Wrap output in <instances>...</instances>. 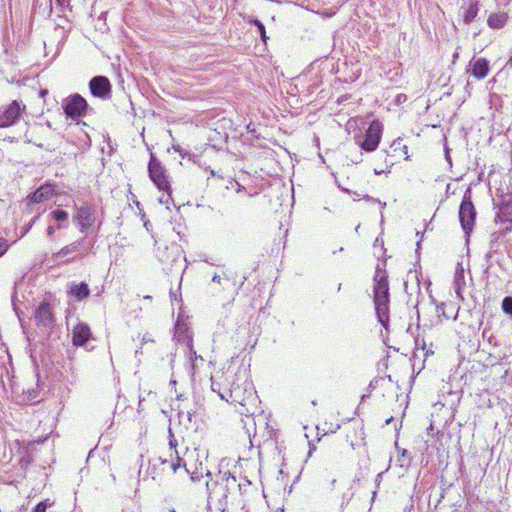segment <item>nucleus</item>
<instances>
[{
    "label": "nucleus",
    "instance_id": "1",
    "mask_svg": "<svg viewBox=\"0 0 512 512\" xmlns=\"http://www.w3.org/2000/svg\"><path fill=\"white\" fill-rule=\"evenodd\" d=\"M212 385L220 397L239 406L241 415H254L259 408V398L252 383L249 369L238 359L225 363L212 377Z\"/></svg>",
    "mask_w": 512,
    "mask_h": 512
},
{
    "label": "nucleus",
    "instance_id": "2",
    "mask_svg": "<svg viewBox=\"0 0 512 512\" xmlns=\"http://www.w3.org/2000/svg\"><path fill=\"white\" fill-rule=\"evenodd\" d=\"M148 176L160 193L159 202L166 205L173 202L172 177L165 165L154 154H151L148 162Z\"/></svg>",
    "mask_w": 512,
    "mask_h": 512
},
{
    "label": "nucleus",
    "instance_id": "3",
    "mask_svg": "<svg viewBox=\"0 0 512 512\" xmlns=\"http://www.w3.org/2000/svg\"><path fill=\"white\" fill-rule=\"evenodd\" d=\"M373 284V302L378 320L383 325L389 321L390 292L386 270L379 266L376 268Z\"/></svg>",
    "mask_w": 512,
    "mask_h": 512
},
{
    "label": "nucleus",
    "instance_id": "4",
    "mask_svg": "<svg viewBox=\"0 0 512 512\" xmlns=\"http://www.w3.org/2000/svg\"><path fill=\"white\" fill-rule=\"evenodd\" d=\"M178 442L174 434L169 430V451L159 456V461L162 465L168 466L173 474H178L180 477L187 476V479L193 483L200 479V475L191 472L183 458H181L176 450Z\"/></svg>",
    "mask_w": 512,
    "mask_h": 512
},
{
    "label": "nucleus",
    "instance_id": "5",
    "mask_svg": "<svg viewBox=\"0 0 512 512\" xmlns=\"http://www.w3.org/2000/svg\"><path fill=\"white\" fill-rule=\"evenodd\" d=\"M383 131V123L375 119L369 124L364 135L356 139V144L365 152H374L381 142Z\"/></svg>",
    "mask_w": 512,
    "mask_h": 512
},
{
    "label": "nucleus",
    "instance_id": "6",
    "mask_svg": "<svg viewBox=\"0 0 512 512\" xmlns=\"http://www.w3.org/2000/svg\"><path fill=\"white\" fill-rule=\"evenodd\" d=\"M339 428L340 425L337 423L329 424L327 421H324L319 424L317 426V442H323L332 453L343 454V451L340 449L342 438L340 436H333Z\"/></svg>",
    "mask_w": 512,
    "mask_h": 512
},
{
    "label": "nucleus",
    "instance_id": "7",
    "mask_svg": "<svg viewBox=\"0 0 512 512\" xmlns=\"http://www.w3.org/2000/svg\"><path fill=\"white\" fill-rule=\"evenodd\" d=\"M235 485L236 478L229 474L219 475L206 483L209 497L219 502L227 499L230 489Z\"/></svg>",
    "mask_w": 512,
    "mask_h": 512
},
{
    "label": "nucleus",
    "instance_id": "8",
    "mask_svg": "<svg viewBox=\"0 0 512 512\" xmlns=\"http://www.w3.org/2000/svg\"><path fill=\"white\" fill-rule=\"evenodd\" d=\"M73 221L81 233H86L91 230L97 222L96 211L88 203H83L75 209Z\"/></svg>",
    "mask_w": 512,
    "mask_h": 512
},
{
    "label": "nucleus",
    "instance_id": "9",
    "mask_svg": "<svg viewBox=\"0 0 512 512\" xmlns=\"http://www.w3.org/2000/svg\"><path fill=\"white\" fill-rule=\"evenodd\" d=\"M476 210L472 203L471 196L465 194L459 208V221L462 229L469 235L475 225Z\"/></svg>",
    "mask_w": 512,
    "mask_h": 512
},
{
    "label": "nucleus",
    "instance_id": "10",
    "mask_svg": "<svg viewBox=\"0 0 512 512\" xmlns=\"http://www.w3.org/2000/svg\"><path fill=\"white\" fill-rule=\"evenodd\" d=\"M343 433L345 442L348 443L352 449L364 445L365 433L361 423L350 422L345 426Z\"/></svg>",
    "mask_w": 512,
    "mask_h": 512
},
{
    "label": "nucleus",
    "instance_id": "11",
    "mask_svg": "<svg viewBox=\"0 0 512 512\" xmlns=\"http://www.w3.org/2000/svg\"><path fill=\"white\" fill-rule=\"evenodd\" d=\"M26 106L17 100H13L3 112L0 113V128L14 125L25 111Z\"/></svg>",
    "mask_w": 512,
    "mask_h": 512
},
{
    "label": "nucleus",
    "instance_id": "12",
    "mask_svg": "<svg viewBox=\"0 0 512 512\" xmlns=\"http://www.w3.org/2000/svg\"><path fill=\"white\" fill-rule=\"evenodd\" d=\"M87 108V101L79 94L68 97L63 104L65 114L71 118L84 116Z\"/></svg>",
    "mask_w": 512,
    "mask_h": 512
},
{
    "label": "nucleus",
    "instance_id": "13",
    "mask_svg": "<svg viewBox=\"0 0 512 512\" xmlns=\"http://www.w3.org/2000/svg\"><path fill=\"white\" fill-rule=\"evenodd\" d=\"M89 89L93 96L107 99L111 96L112 86L105 76H95L89 82Z\"/></svg>",
    "mask_w": 512,
    "mask_h": 512
},
{
    "label": "nucleus",
    "instance_id": "14",
    "mask_svg": "<svg viewBox=\"0 0 512 512\" xmlns=\"http://www.w3.org/2000/svg\"><path fill=\"white\" fill-rule=\"evenodd\" d=\"M35 320L38 326L50 327L54 323V315L51 305L48 302H42L36 310Z\"/></svg>",
    "mask_w": 512,
    "mask_h": 512
},
{
    "label": "nucleus",
    "instance_id": "15",
    "mask_svg": "<svg viewBox=\"0 0 512 512\" xmlns=\"http://www.w3.org/2000/svg\"><path fill=\"white\" fill-rule=\"evenodd\" d=\"M92 332L90 326L86 323H78L72 330V343L74 346H83L91 338Z\"/></svg>",
    "mask_w": 512,
    "mask_h": 512
},
{
    "label": "nucleus",
    "instance_id": "16",
    "mask_svg": "<svg viewBox=\"0 0 512 512\" xmlns=\"http://www.w3.org/2000/svg\"><path fill=\"white\" fill-rule=\"evenodd\" d=\"M55 194L53 184L46 183L41 185L36 191L28 196L30 204H37L50 199Z\"/></svg>",
    "mask_w": 512,
    "mask_h": 512
},
{
    "label": "nucleus",
    "instance_id": "17",
    "mask_svg": "<svg viewBox=\"0 0 512 512\" xmlns=\"http://www.w3.org/2000/svg\"><path fill=\"white\" fill-rule=\"evenodd\" d=\"M470 67L471 75L477 80L484 79L490 71L489 62L485 58L472 59Z\"/></svg>",
    "mask_w": 512,
    "mask_h": 512
},
{
    "label": "nucleus",
    "instance_id": "18",
    "mask_svg": "<svg viewBox=\"0 0 512 512\" xmlns=\"http://www.w3.org/2000/svg\"><path fill=\"white\" fill-rule=\"evenodd\" d=\"M509 19L508 13L496 12L488 16L487 25L492 29H502Z\"/></svg>",
    "mask_w": 512,
    "mask_h": 512
},
{
    "label": "nucleus",
    "instance_id": "19",
    "mask_svg": "<svg viewBox=\"0 0 512 512\" xmlns=\"http://www.w3.org/2000/svg\"><path fill=\"white\" fill-rule=\"evenodd\" d=\"M69 294L77 301H82L90 295V289L87 283L81 282L73 284L69 289Z\"/></svg>",
    "mask_w": 512,
    "mask_h": 512
},
{
    "label": "nucleus",
    "instance_id": "20",
    "mask_svg": "<svg viewBox=\"0 0 512 512\" xmlns=\"http://www.w3.org/2000/svg\"><path fill=\"white\" fill-rule=\"evenodd\" d=\"M78 250V244L73 242L69 245L62 247L59 251L53 254L54 259H64L70 254L75 253Z\"/></svg>",
    "mask_w": 512,
    "mask_h": 512
},
{
    "label": "nucleus",
    "instance_id": "21",
    "mask_svg": "<svg viewBox=\"0 0 512 512\" xmlns=\"http://www.w3.org/2000/svg\"><path fill=\"white\" fill-rule=\"evenodd\" d=\"M477 14H478L477 5L471 4L464 14V17H463L464 22L467 24L471 23L476 18Z\"/></svg>",
    "mask_w": 512,
    "mask_h": 512
},
{
    "label": "nucleus",
    "instance_id": "22",
    "mask_svg": "<svg viewBox=\"0 0 512 512\" xmlns=\"http://www.w3.org/2000/svg\"><path fill=\"white\" fill-rule=\"evenodd\" d=\"M53 504L50 499H45L40 501L36 506L32 509V512H46L47 508Z\"/></svg>",
    "mask_w": 512,
    "mask_h": 512
},
{
    "label": "nucleus",
    "instance_id": "23",
    "mask_svg": "<svg viewBox=\"0 0 512 512\" xmlns=\"http://www.w3.org/2000/svg\"><path fill=\"white\" fill-rule=\"evenodd\" d=\"M52 217L59 222L66 221L68 219V213L64 210H54L51 213Z\"/></svg>",
    "mask_w": 512,
    "mask_h": 512
},
{
    "label": "nucleus",
    "instance_id": "24",
    "mask_svg": "<svg viewBox=\"0 0 512 512\" xmlns=\"http://www.w3.org/2000/svg\"><path fill=\"white\" fill-rule=\"evenodd\" d=\"M502 310L507 314H512V297H505L503 299Z\"/></svg>",
    "mask_w": 512,
    "mask_h": 512
},
{
    "label": "nucleus",
    "instance_id": "25",
    "mask_svg": "<svg viewBox=\"0 0 512 512\" xmlns=\"http://www.w3.org/2000/svg\"><path fill=\"white\" fill-rule=\"evenodd\" d=\"M404 145L402 138L398 137L397 139L393 140L390 148L393 150V152H399V150L402 149V146Z\"/></svg>",
    "mask_w": 512,
    "mask_h": 512
},
{
    "label": "nucleus",
    "instance_id": "26",
    "mask_svg": "<svg viewBox=\"0 0 512 512\" xmlns=\"http://www.w3.org/2000/svg\"><path fill=\"white\" fill-rule=\"evenodd\" d=\"M255 24L256 26L258 27V30L260 32V35H261V38L264 42H266V40L268 39L267 35H266V30H265V26L263 25L262 22H260L259 20H255Z\"/></svg>",
    "mask_w": 512,
    "mask_h": 512
},
{
    "label": "nucleus",
    "instance_id": "27",
    "mask_svg": "<svg viewBox=\"0 0 512 512\" xmlns=\"http://www.w3.org/2000/svg\"><path fill=\"white\" fill-rule=\"evenodd\" d=\"M9 249V243L6 239L0 238V257L3 256Z\"/></svg>",
    "mask_w": 512,
    "mask_h": 512
},
{
    "label": "nucleus",
    "instance_id": "28",
    "mask_svg": "<svg viewBox=\"0 0 512 512\" xmlns=\"http://www.w3.org/2000/svg\"><path fill=\"white\" fill-rule=\"evenodd\" d=\"M399 155L402 156L404 160H409L410 159V155H409V152H408V146L406 144H404L402 146V149L399 150Z\"/></svg>",
    "mask_w": 512,
    "mask_h": 512
},
{
    "label": "nucleus",
    "instance_id": "29",
    "mask_svg": "<svg viewBox=\"0 0 512 512\" xmlns=\"http://www.w3.org/2000/svg\"><path fill=\"white\" fill-rule=\"evenodd\" d=\"M54 233H55V229H54V227H52V226H48V228H47V234H48L49 236H52Z\"/></svg>",
    "mask_w": 512,
    "mask_h": 512
},
{
    "label": "nucleus",
    "instance_id": "30",
    "mask_svg": "<svg viewBox=\"0 0 512 512\" xmlns=\"http://www.w3.org/2000/svg\"><path fill=\"white\" fill-rule=\"evenodd\" d=\"M213 282H217L220 284V281H221V277L220 276H217V275H214L213 278H212Z\"/></svg>",
    "mask_w": 512,
    "mask_h": 512
},
{
    "label": "nucleus",
    "instance_id": "31",
    "mask_svg": "<svg viewBox=\"0 0 512 512\" xmlns=\"http://www.w3.org/2000/svg\"><path fill=\"white\" fill-rule=\"evenodd\" d=\"M384 172H385V170H384V169H380V170H378V169H376V168L374 169V173H375L376 175H380V174H382V173H384Z\"/></svg>",
    "mask_w": 512,
    "mask_h": 512
},
{
    "label": "nucleus",
    "instance_id": "32",
    "mask_svg": "<svg viewBox=\"0 0 512 512\" xmlns=\"http://www.w3.org/2000/svg\"><path fill=\"white\" fill-rule=\"evenodd\" d=\"M316 450V446L314 444H310L309 446V454Z\"/></svg>",
    "mask_w": 512,
    "mask_h": 512
},
{
    "label": "nucleus",
    "instance_id": "33",
    "mask_svg": "<svg viewBox=\"0 0 512 512\" xmlns=\"http://www.w3.org/2000/svg\"><path fill=\"white\" fill-rule=\"evenodd\" d=\"M150 226H151V224H150V222H149V221H145V222H144V227H145L148 231L150 230Z\"/></svg>",
    "mask_w": 512,
    "mask_h": 512
},
{
    "label": "nucleus",
    "instance_id": "34",
    "mask_svg": "<svg viewBox=\"0 0 512 512\" xmlns=\"http://www.w3.org/2000/svg\"><path fill=\"white\" fill-rule=\"evenodd\" d=\"M507 65L512 68V56L508 59Z\"/></svg>",
    "mask_w": 512,
    "mask_h": 512
},
{
    "label": "nucleus",
    "instance_id": "35",
    "mask_svg": "<svg viewBox=\"0 0 512 512\" xmlns=\"http://www.w3.org/2000/svg\"><path fill=\"white\" fill-rule=\"evenodd\" d=\"M56 2L58 5H63L66 2V0H56Z\"/></svg>",
    "mask_w": 512,
    "mask_h": 512
},
{
    "label": "nucleus",
    "instance_id": "36",
    "mask_svg": "<svg viewBox=\"0 0 512 512\" xmlns=\"http://www.w3.org/2000/svg\"><path fill=\"white\" fill-rule=\"evenodd\" d=\"M392 419H393V417H389V418H387V419L385 420V423H386V424H389V423L392 421Z\"/></svg>",
    "mask_w": 512,
    "mask_h": 512
},
{
    "label": "nucleus",
    "instance_id": "37",
    "mask_svg": "<svg viewBox=\"0 0 512 512\" xmlns=\"http://www.w3.org/2000/svg\"><path fill=\"white\" fill-rule=\"evenodd\" d=\"M100 226H101V223L99 222L98 225H97V229L98 230L100 229Z\"/></svg>",
    "mask_w": 512,
    "mask_h": 512
}]
</instances>
